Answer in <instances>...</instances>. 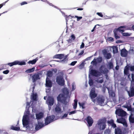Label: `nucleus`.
Here are the masks:
<instances>
[{"label": "nucleus", "instance_id": "obj_37", "mask_svg": "<svg viewBox=\"0 0 134 134\" xmlns=\"http://www.w3.org/2000/svg\"><path fill=\"white\" fill-rule=\"evenodd\" d=\"M102 60V58L101 57H99L97 59V61L98 63H100L101 62Z\"/></svg>", "mask_w": 134, "mask_h": 134}, {"label": "nucleus", "instance_id": "obj_20", "mask_svg": "<svg viewBox=\"0 0 134 134\" xmlns=\"http://www.w3.org/2000/svg\"><path fill=\"white\" fill-rule=\"evenodd\" d=\"M128 53L127 51L125 48L122 49L121 51L120 54L121 56L126 57L127 56Z\"/></svg>", "mask_w": 134, "mask_h": 134}, {"label": "nucleus", "instance_id": "obj_31", "mask_svg": "<svg viewBox=\"0 0 134 134\" xmlns=\"http://www.w3.org/2000/svg\"><path fill=\"white\" fill-rule=\"evenodd\" d=\"M35 68L34 67H33V68L29 69L27 70H26L25 71V72L26 73H30L32 72H33L35 70Z\"/></svg>", "mask_w": 134, "mask_h": 134}, {"label": "nucleus", "instance_id": "obj_10", "mask_svg": "<svg viewBox=\"0 0 134 134\" xmlns=\"http://www.w3.org/2000/svg\"><path fill=\"white\" fill-rule=\"evenodd\" d=\"M116 121L118 123L122 124L125 127H127V125L126 120L124 118L117 119Z\"/></svg>", "mask_w": 134, "mask_h": 134}, {"label": "nucleus", "instance_id": "obj_32", "mask_svg": "<svg viewBox=\"0 0 134 134\" xmlns=\"http://www.w3.org/2000/svg\"><path fill=\"white\" fill-rule=\"evenodd\" d=\"M11 128L12 130L15 131H19L20 129V128L19 127H16L13 126H11Z\"/></svg>", "mask_w": 134, "mask_h": 134}, {"label": "nucleus", "instance_id": "obj_9", "mask_svg": "<svg viewBox=\"0 0 134 134\" xmlns=\"http://www.w3.org/2000/svg\"><path fill=\"white\" fill-rule=\"evenodd\" d=\"M56 81L60 85L63 86L64 85V81L63 77L59 76L56 78Z\"/></svg>", "mask_w": 134, "mask_h": 134}, {"label": "nucleus", "instance_id": "obj_18", "mask_svg": "<svg viewBox=\"0 0 134 134\" xmlns=\"http://www.w3.org/2000/svg\"><path fill=\"white\" fill-rule=\"evenodd\" d=\"M46 86L51 88L52 86V81L49 79V78L47 77L46 80Z\"/></svg>", "mask_w": 134, "mask_h": 134}, {"label": "nucleus", "instance_id": "obj_2", "mask_svg": "<svg viewBox=\"0 0 134 134\" xmlns=\"http://www.w3.org/2000/svg\"><path fill=\"white\" fill-rule=\"evenodd\" d=\"M53 58L62 59L63 58V59L61 60V62L63 63H66L68 61V59L67 56L66 55L64 56V54H57L54 55L53 57Z\"/></svg>", "mask_w": 134, "mask_h": 134}, {"label": "nucleus", "instance_id": "obj_51", "mask_svg": "<svg viewBox=\"0 0 134 134\" xmlns=\"http://www.w3.org/2000/svg\"><path fill=\"white\" fill-rule=\"evenodd\" d=\"M7 1H6L2 4H0V9L3 6V5H5L6 3L7 2Z\"/></svg>", "mask_w": 134, "mask_h": 134}, {"label": "nucleus", "instance_id": "obj_64", "mask_svg": "<svg viewBox=\"0 0 134 134\" xmlns=\"http://www.w3.org/2000/svg\"><path fill=\"white\" fill-rule=\"evenodd\" d=\"M119 68V66L118 65H117L115 67V69L116 70H118Z\"/></svg>", "mask_w": 134, "mask_h": 134}, {"label": "nucleus", "instance_id": "obj_40", "mask_svg": "<svg viewBox=\"0 0 134 134\" xmlns=\"http://www.w3.org/2000/svg\"><path fill=\"white\" fill-rule=\"evenodd\" d=\"M113 51L114 53H117L118 51L117 47L115 46L113 48Z\"/></svg>", "mask_w": 134, "mask_h": 134}, {"label": "nucleus", "instance_id": "obj_13", "mask_svg": "<svg viewBox=\"0 0 134 134\" xmlns=\"http://www.w3.org/2000/svg\"><path fill=\"white\" fill-rule=\"evenodd\" d=\"M108 125L109 126H111L113 128L116 127V125L115 124L114 121L113 119H111L110 120H108L107 121Z\"/></svg>", "mask_w": 134, "mask_h": 134}, {"label": "nucleus", "instance_id": "obj_35", "mask_svg": "<svg viewBox=\"0 0 134 134\" xmlns=\"http://www.w3.org/2000/svg\"><path fill=\"white\" fill-rule=\"evenodd\" d=\"M97 62L95 59H94L93 61L91 62V63L93 65H96L97 64Z\"/></svg>", "mask_w": 134, "mask_h": 134}, {"label": "nucleus", "instance_id": "obj_39", "mask_svg": "<svg viewBox=\"0 0 134 134\" xmlns=\"http://www.w3.org/2000/svg\"><path fill=\"white\" fill-rule=\"evenodd\" d=\"M105 57L107 59H109L111 57V56L110 53H108L105 56Z\"/></svg>", "mask_w": 134, "mask_h": 134}, {"label": "nucleus", "instance_id": "obj_44", "mask_svg": "<svg viewBox=\"0 0 134 134\" xmlns=\"http://www.w3.org/2000/svg\"><path fill=\"white\" fill-rule=\"evenodd\" d=\"M122 35L123 36H128L130 35L129 33L126 32L122 33Z\"/></svg>", "mask_w": 134, "mask_h": 134}, {"label": "nucleus", "instance_id": "obj_15", "mask_svg": "<svg viewBox=\"0 0 134 134\" xmlns=\"http://www.w3.org/2000/svg\"><path fill=\"white\" fill-rule=\"evenodd\" d=\"M100 72L97 70L94 69H91L90 71V74L92 76L97 77Z\"/></svg>", "mask_w": 134, "mask_h": 134}, {"label": "nucleus", "instance_id": "obj_11", "mask_svg": "<svg viewBox=\"0 0 134 134\" xmlns=\"http://www.w3.org/2000/svg\"><path fill=\"white\" fill-rule=\"evenodd\" d=\"M91 98L92 99L97 97V94L95 93V88H93L91 90L90 93Z\"/></svg>", "mask_w": 134, "mask_h": 134}, {"label": "nucleus", "instance_id": "obj_46", "mask_svg": "<svg viewBox=\"0 0 134 134\" xmlns=\"http://www.w3.org/2000/svg\"><path fill=\"white\" fill-rule=\"evenodd\" d=\"M93 81L91 79L89 80V84L90 86L93 85Z\"/></svg>", "mask_w": 134, "mask_h": 134}, {"label": "nucleus", "instance_id": "obj_16", "mask_svg": "<svg viewBox=\"0 0 134 134\" xmlns=\"http://www.w3.org/2000/svg\"><path fill=\"white\" fill-rule=\"evenodd\" d=\"M88 124L89 126H92L93 123V121L92 119L90 116H88L86 119Z\"/></svg>", "mask_w": 134, "mask_h": 134}, {"label": "nucleus", "instance_id": "obj_3", "mask_svg": "<svg viewBox=\"0 0 134 134\" xmlns=\"http://www.w3.org/2000/svg\"><path fill=\"white\" fill-rule=\"evenodd\" d=\"M58 101L64 104L65 105H66L68 102L66 101L67 97L65 96V94H60L57 97Z\"/></svg>", "mask_w": 134, "mask_h": 134}, {"label": "nucleus", "instance_id": "obj_56", "mask_svg": "<svg viewBox=\"0 0 134 134\" xmlns=\"http://www.w3.org/2000/svg\"><path fill=\"white\" fill-rule=\"evenodd\" d=\"M76 111H75V110L71 111L69 113V115H71V114H74L76 113Z\"/></svg>", "mask_w": 134, "mask_h": 134}, {"label": "nucleus", "instance_id": "obj_60", "mask_svg": "<svg viewBox=\"0 0 134 134\" xmlns=\"http://www.w3.org/2000/svg\"><path fill=\"white\" fill-rule=\"evenodd\" d=\"M115 38L116 39H119L120 38V36H116V34H115Z\"/></svg>", "mask_w": 134, "mask_h": 134}, {"label": "nucleus", "instance_id": "obj_24", "mask_svg": "<svg viewBox=\"0 0 134 134\" xmlns=\"http://www.w3.org/2000/svg\"><path fill=\"white\" fill-rule=\"evenodd\" d=\"M61 109L60 107V104L58 103L56 105V107L55 108V110L56 112L59 113L60 112Z\"/></svg>", "mask_w": 134, "mask_h": 134}, {"label": "nucleus", "instance_id": "obj_27", "mask_svg": "<svg viewBox=\"0 0 134 134\" xmlns=\"http://www.w3.org/2000/svg\"><path fill=\"white\" fill-rule=\"evenodd\" d=\"M102 67L103 66H102L100 68V70L101 72L103 73V74H107L108 72V69L106 68H105L104 70H103L102 69Z\"/></svg>", "mask_w": 134, "mask_h": 134}, {"label": "nucleus", "instance_id": "obj_28", "mask_svg": "<svg viewBox=\"0 0 134 134\" xmlns=\"http://www.w3.org/2000/svg\"><path fill=\"white\" fill-rule=\"evenodd\" d=\"M37 94L36 93H33L31 99L33 100L36 101L37 100Z\"/></svg>", "mask_w": 134, "mask_h": 134}, {"label": "nucleus", "instance_id": "obj_54", "mask_svg": "<svg viewBox=\"0 0 134 134\" xmlns=\"http://www.w3.org/2000/svg\"><path fill=\"white\" fill-rule=\"evenodd\" d=\"M27 3L25 1L23 2L20 3L21 5H22L24 4H27Z\"/></svg>", "mask_w": 134, "mask_h": 134}, {"label": "nucleus", "instance_id": "obj_43", "mask_svg": "<svg viewBox=\"0 0 134 134\" xmlns=\"http://www.w3.org/2000/svg\"><path fill=\"white\" fill-rule=\"evenodd\" d=\"M74 18H77V21H79L81 19H82V16H74Z\"/></svg>", "mask_w": 134, "mask_h": 134}, {"label": "nucleus", "instance_id": "obj_5", "mask_svg": "<svg viewBox=\"0 0 134 134\" xmlns=\"http://www.w3.org/2000/svg\"><path fill=\"white\" fill-rule=\"evenodd\" d=\"M115 113L119 116L121 117L125 116L126 114V112L121 109H116Z\"/></svg>", "mask_w": 134, "mask_h": 134}, {"label": "nucleus", "instance_id": "obj_58", "mask_svg": "<svg viewBox=\"0 0 134 134\" xmlns=\"http://www.w3.org/2000/svg\"><path fill=\"white\" fill-rule=\"evenodd\" d=\"M71 37L73 40H74L75 38V36L73 35H71Z\"/></svg>", "mask_w": 134, "mask_h": 134}, {"label": "nucleus", "instance_id": "obj_57", "mask_svg": "<svg viewBox=\"0 0 134 134\" xmlns=\"http://www.w3.org/2000/svg\"><path fill=\"white\" fill-rule=\"evenodd\" d=\"M47 3L50 6H51L53 7H55V8L56 7V6H54V5H53V4L52 3H50L48 2H47Z\"/></svg>", "mask_w": 134, "mask_h": 134}, {"label": "nucleus", "instance_id": "obj_14", "mask_svg": "<svg viewBox=\"0 0 134 134\" xmlns=\"http://www.w3.org/2000/svg\"><path fill=\"white\" fill-rule=\"evenodd\" d=\"M97 101L100 105H102L105 101L104 97L103 96L98 97L97 98Z\"/></svg>", "mask_w": 134, "mask_h": 134}, {"label": "nucleus", "instance_id": "obj_8", "mask_svg": "<svg viewBox=\"0 0 134 134\" xmlns=\"http://www.w3.org/2000/svg\"><path fill=\"white\" fill-rule=\"evenodd\" d=\"M130 89V91H128L129 96L130 97H133L134 96V83L131 84Z\"/></svg>", "mask_w": 134, "mask_h": 134}, {"label": "nucleus", "instance_id": "obj_25", "mask_svg": "<svg viewBox=\"0 0 134 134\" xmlns=\"http://www.w3.org/2000/svg\"><path fill=\"white\" fill-rule=\"evenodd\" d=\"M66 24H67V22L68 20H70L71 21L72 18H74V16H71L70 15L69 16L66 15L65 16Z\"/></svg>", "mask_w": 134, "mask_h": 134}, {"label": "nucleus", "instance_id": "obj_36", "mask_svg": "<svg viewBox=\"0 0 134 134\" xmlns=\"http://www.w3.org/2000/svg\"><path fill=\"white\" fill-rule=\"evenodd\" d=\"M129 120L130 123H134V118L130 116L129 118Z\"/></svg>", "mask_w": 134, "mask_h": 134}, {"label": "nucleus", "instance_id": "obj_42", "mask_svg": "<svg viewBox=\"0 0 134 134\" xmlns=\"http://www.w3.org/2000/svg\"><path fill=\"white\" fill-rule=\"evenodd\" d=\"M132 80L131 82V84L132 83H134V74H131Z\"/></svg>", "mask_w": 134, "mask_h": 134}, {"label": "nucleus", "instance_id": "obj_49", "mask_svg": "<svg viewBox=\"0 0 134 134\" xmlns=\"http://www.w3.org/2000/svg\"><path fill=\"white\" fill-rule=\"evenodd\" d=\"M77 62V61H76L72 62L70 63V65L71 66H74Z\"/></svg>", "mask_w": 134, "mask_h": 134}, {"label": "nucleus", "instance_id": "obj_61", "mask_svg": "<svg viewBox=\"0 0 134 134\" xmlns=\"http://www.w3.org/2000/svg\"><path fill=\"white\" fill-rule=\"evenodd\" d=\"M69 112H68L67 114H64L63 116V118L66 117L68 115V113Z\"/></svg>", "mask_w": 134, "mask_h": 134}, {"label": "nucleus", "instance_id": "obj_4", "mask_svg": "<svg viewBox=\"0 0 134 134\" xmlns=\"http://www.w3.org/2000/svg\"><path fill=\"white\" fill-rule=\"evenodd\" d=\"M55 117L54 115H53L47 116L45 119V125H47L53 121Z\"/></svg>", "mask_w": 134, "mask_h": 134}, {"label": "nucleus", "instance_id": "obj_7", "mask_svg": "<svg viewBox=\"0 0 134 134\" xmlns=\"http://www.w3.org/2000/svg\"><path fill=\"white\" fill-rule=\"evenodd\" d=\"M126 28V26H121L119 27L117 29H114L113 30V32L114 34V36L115 37V34H116V36H118V31H119L120 32H122L125 31V30L124 29H121L125 28Z\"/></svg>", "mask_w": 134, "mask_h": 134}, {"label": "nucleus", "instance_id": "obj_52", "mask_svg": "<svg viewBox=\"0 0 134 134\" xmlns=\"http://www.w3.org/2000/svg\"><path fill=\"white\" fill-rule=\"evenodd\" d=\"M9 70H6L3 71V73L4 74H7L9 72Z\"/></svg>", "mask_w": 134, "mask_h": 134}, {"label": "nucleus", "instance_id": "obj_41", "mask_svg": "<svg viewBox=\"0 0 134 134\" xmlns=\"http://www.w3.org/2000/svg\"><path fill=\"white\" fill-rule=\"evenodd\" d=\"M52 71H48L47 73V76H48L50 77L52 76Z\"/></svg>", "mask_w": 134, "mask_h": 134}, {"label": "nucleus", "instance_id": "obj_19", "mask_svg": "<svg viewBox=\"0 0 134 134\" xmlns=\"http://www.w3.org/2000/svg\"><path fill=\"white\" fill-rule=\"evenodd\" d=\"M107 118H103L98 120L97 122V124L98 125H100L102 124H105Z\"/></svg>", "mask_w": 134, "mask_h": 134}, {"label": "nucleus", "instance_id": "obj_55", "mask_svg": "<svg viewBox=\"0 0 134 134\" xmlns=\"http://www.w3.org/2000/svg\"><path fill=\"white\" fill-rule=\"evenodd\" d=\"M84 46H85L84 43L83 42H82V43L81 45L80 46V48L81 49V48H84Z\"/></svg>", "mask_w": 134, "mask_h": 134}, {"label": "nucleus", "instance_id": "obj_48", "mask_svg": "<svg viewBox=\"0 0 134 134\" xmlns=\"http://www.w3.org/2000/svg\"><path fill=\"white\" fill-rule=\"evenodd\" d=\"M79 106L80 107H82V109H84L85 107H84V104L83 103H79Z\"/></svg>", "mask_w": 134, "mask_h": 134}, {"label": "nucleus", "instance_id": "obj_23", "mask_svg": "<svg viewBox=\"0 0 134 134\" xmlns=\"http://www.w3.org/2000/svg\"><path fill=\"white\" fill-rule=\"evenodd\" d=\"M32 77L33 82H36L37 80L40 79L39 75L36 74L32 75Z\"/></svg>", "mask_w": 134, "mask_h": 134}, {"label": "nucleus", "instance_id": "obj_63", "mask_svg": "<svg viewBox=\"0 0 134 134\" xmlns=\"http://www.w3.org/2000/svg\"><path fill=\"white\" fill-rule=\"evenodd\" d=\"M129 29L134 31V25H133L132 26L131 29Z\"/></svg>", "mask_w": 134, "mask_h": 134}, {"label": "nucleus", "instance_id": "obj_12", "mask_svg": "<svg viewBox=\"0 0 134 134\" xmlns=\"http://www.w3.org/2000/svg\"><path fill=\"white\" fill-rule=\"evenodd\" d=\"M54 98L52 97H48L47 100V102L49 106H52L54 104Z\"/></svg>", "mask_w": 134, "mask_h": 134}, {"label": "nucleus", "instance_id": "obj_30", "mask_svg": "<svg viewBox=\"0 0 134 134\" xmlns=\"http://www.w3.org/2000/svg\"><path fill=\"white\" fill-rule=\"evenodd\" d=\"M108 66L109 67V69H113L114 67V65L113 63L111 62H109L108 63Z\"/></svg>", "mask_w": 134, "mask_h": 134}, {"label": "nucleus", "instance_id": "obj_29", "mask_svg": "<svg viewBox=\"0 0 134 134\" xmlns=\"http://www.w3.org/2000/svg\"><path fill=\"white\" fill-rule=\"evenodd\" d=\"M37 60L38 59L37 58H36L32 60H30L28 62V63L29 64H34L36 63Z\"/></svg>", "mask_w": 134, "mask_h": 134}, {"label": "nucleus", "instance_id": "obj_38", "mask_svg": "<svg viewBox=\"0 0 134 134\" xmlns=\"http://www.w3.org/2000/svg\"><path fill=\"white\" fill-rule=\"evenodd\" d=\"M109 93L110 96L112 97H114L115 96V93L112 91L109 92Z\"/></svg>", "mask_w": 134, "mask_h": 134}, {"label": "nucleus", "instance_id": "obj_6", "mask_svg": "<svg viewBox=\"0 0 134 134\" xmlns=\"http://www.w3.org/2000/svg\"><path fill=\"white\" fill-rule=\"evenodd\" d=\"M26 64L25 62H20L18 61H15L13 62L8 63L7 64L10 66L18 64L19 65H25Z\"/></svg>", "mask_w": 134, "mask_h": 134}, {"label": "nucleus", "instance_id": "obj_1", "mask_svg": "<svg viewBox=\"0 0 134 134\" xmlns=\"http://www.w3.org/2000/svg\"><path fill=\"white\" fill-rule=\"evenodd\" d=\"M129 69L132 72L134 71V66L132 65H130V64H127V65L125 67L124 73V75L127 76L128 78L130 80V74L129 73Z\"/></svg>", "mask_w": 134, "mask_h": 134}, {"label": "nucleus", "instance_id": "obj_33", "mask_svg": "<svg viewBox=\"0 0 134 134\" xmlns=\"http://www.w3.org/2000/svg\"><path fill=\"white\" fill-rule=\"evenodd\" d=\"M99 125V128L101 130H104L106 128V126L105 124H103L102 125Z\"/></svg>", "mask_w": 134, "mask_h": 134}, {"label": "nucleus", "instance_id": "obj_26", "mask_svg": "<svg viewBox=\"0 0 134 134\" xmlns=\"http://www.w3.org/2000/svg\"><path fill=\"white\" fill-rule=\"evenodd\" d=\"M121 130L119 127L116 128L115 129V134H122Z\"/></svg>", "mask_w": 134, "mask_h": 134}, {"label": "nucleus", "instance_id": "obj_22", "mask_svg": "<svg viewBox=\"0 0 134 134\" xmlns=\"http://www.w3.org/2000/svg\"><path fill=\"white\" fill-rule=\"evenodd\" d=\"M27 115L24 116L23 118L22 121L23 125L24 126H27L29 124V122L26 119Z\"/></svg>", "mask_w": 134, "mask_h": 134}, {"label": "nucleus", "instance_id": "obj_59", "mask_svg": "<svg viewBox=\"0 0 134 134\" xmlns=\"http://www.w3.org/2000/svg\"><path fill=\"white\" fill-rule=\"evenodd\" d=\"M84 53V51L83 50L81 51V52L79 53L78 54V56L80 55H82Z\"/></svg>", "mask_w": 134, "mask_h": 134}, {"label": "nucleus", "instance_id": "obj_34", "mask_svg": "<svg viewBox=\"0 0 134 134\" xmlns=\"http://www.w3.org/2000/svg\"><path fill=\"white\" fill-rule=\"evenodd\" d=\"M74 103L73 105V108L75 109H76L77 107V100L76 99L74 100Z\"/></svg>", "mask_w": 134, "mask_h": 134}, {"label": "nucleus", "instance_id": "obj_53", "mask_svg": "<svg viewBox=\"0 0 134 134\" xmlns=\"http://www.w3.org/2000/svg\"><path fill=\"white\" fill-rule=\"evenodd\" d=\"M103 54L105 56V55H106L108 53H107V51L105 50H104V51H103Z\"/></svg>", "mask_w": 134, "mask_h": 134}, {"label": "nucleus", "instance_id": "obj_45", "mask_svg": "<svg viewBox=\"0 0 134 134\" xmlns=\"http://www.w3.org/2000/svg\"><path fill=\"white\" fill-rule=\"evenodd\" d=\"M128 110L132 112L133 108H132L131 106H129L127 109Z\"/></svg>", "mask_w": 134, "mask_h": 134}, {"label": "nucleus", "instance_id": "obj_17", "mask_svg": "<svg viewBox=\"0 0 134 134\" xmlns=\"http://www.w3.org/2000/svg\"><path fill=\"white\" fill-rule=\"evenodd\" d=\"M44 126V125L42 122H38V124L36 125L35 129L37 131Z\"/></svg>", "mask_w": 134, "mask_h": 134}, {"label": "nucleus", "instance_id": "obj_21", "mask_svg": "<svg viewBox=\"0 0 134 134\" xmlns=\"http://www.w3.org/2000/svg\"><path fill=\"white\" fill-rule=\"evenodd\" d=\"M36 119L37 120L40 119L42 118L44 116V114L42 112H40L38 113H36Z\"/></svg>", "mask_w": 134, "mask_h": 134}, {"label": "nucleus", "instance_id": "obj_62", "mask_svg": "<svg viewBox=\"0 0 134 134\" xmlns=\"http://www.w3.org/2000/svg\"><path fill=\"white\" fill-rule=\"evenodd\" d=\"M103 81V79H101L99 80L98 81V83H102Z\"/></svg>", "mask_w": 134, "mask_h": 134}, {"label": "nucleus", "instance_id": "obj_47", "mask_svg": "<svg viewBox=\"0 0 134 134\" xmlns=\"http://www.w3.org/2000/svg\"><path fill=\"white\" fill-rule=\"evenodd\" d=\"M107 40H108L109 41L113 42L114 41V38L111 37H108Z\"/></svg>", "mask_w": 134, "mask_h": 134}, {"label": "nucleus", "instance_id": "obj_50", "mask_svg": "<svg viewBox=\"0 0 134 134\" xmlns=\"http://www.w3.org/2000/svg\"><path fill=\"white\" fill-rule=\"evenodd\" d=\"M96 14H97L99 16L101 17H102L103 16V15L102 14V13L101 12H97L96 13Z\"/></svg>", "mask_w": 134, "mask_h": 134}]
</instances>
